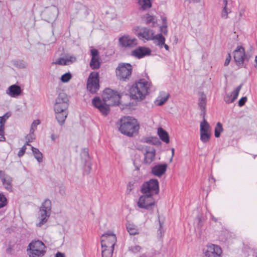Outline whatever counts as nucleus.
<instances>
[{"label": "nucleus", "mask_w": 257, "mask_h": 257, "mask_svg": "<svg viewBox=\"0 0 257 257\" xmlns=\"http://www.w3.org/2000/svg\"><path fill=\"white\" fill-rule=\"evenodd\" d=\"M116 125L121 134L128 137L138 135L140 127L138 120L131 116L121 117L117 121Z\"/></svg>", "instance_id": "1"}, {"label": "nucleus", "mask_w": 257, "mask_h": 257, "mask_svg": "<svg viewBox=\"0 0 257 257\" xmlns=\"http://www.w3.org/2000/svg\"><path fill=\"white\" fill-rule=\"evenodd\" d=\"M151 83L145 79H140L130 88V93L133 99L139 100H143L149 93Z\"/></svg>", "instance_id": "2"}, {"label": "nucleus", "mask_w": 257, "mask_h": 257, "mask_svg": "<svg viewBox=\"0 0 257 257\" xmlns=\"http://www.w3.org/2000/svg\"><path fill=\"white\" fill-rule=\"evenodd\" d=\"M159 184L157 179H151L144 182L141 186V191L143 195H150L152 196L159 192Z\"/></svg>", "instance_id": "3"}, {"label": "nucleus", "mask_w": 257, "mask_h": 257, "mask_svg": "<svg viewBox=\"0 0 257 257\" xmlns=\"http://www.w3.org/2000/svg\"><path fill=\"white\" fill-rule=\"evenodd\" d=\"M120 94L111 89L105 88L102 94V101L108 102L109 105H118L120 103Z\"/></svg>", "instance_id": "4"}, {"label": "nucleus", "mask_w": 257, "mask_h": 257, "mask_svg": "<svg viewBox=\"0 0 257 257\" xmlns=\"http://www.w3.org/2000/svg\"><path fill=\"white\" fill-rule=\"evenodd\" d=\"M86 88L90 93L94 94L97 93L100 88L99 75L95 71L89 74L87 81Z\"/></svg>", "instance_id": "5"}, {"label": "nucleus", "mask_w": 257, "mask_h": 257, "mask_svg": "<svg viewBox=\"0 0 257 257\" xmlns=\"http://www.w3.org/2000/svg\"><path fill=\"white\" fill-rule=\"evenodd\" d=\"M116 75L121 80H128L132 73V66L129 63H120L116 69Z\"/></svg>", "instance_id": "6"}, {"label": "nucleus", "mask_w": 257, "mask_h": 257, "mask_svg": "<svg viewBox=\"0 0 257 257\" xmlns=\"http://www.w3.org/2000/svg\"><path fill=\"white\" fill-rule=\"evenodd\" d=\"M138 206L153 212V208L156 205L154 198L150 195H142L137 202Z\"/></svg>", "instance_id": "7"}, {"label": "nucleus", "mask_w": 257, "mask_h": 257, "mask_svg": "<svg viewBox=\"0 0 257 257\" xmlns=\"http://www.w3.org/2000/svg\"><path fill=\"white\" fill-rule=\"evenodd\" d=\"M203 257H222V248L218 245L210 244L202 249Z\"/></svg>", "instance_id": "8"}, {"label": "nucleus", "mask_w": 257, "mask_h": 257, "mask_svg": "<svg viewBox=\"0 0 257 257\" xmlns=\"http://www.w3.org/2000/svg\"><path fill=\"white\" fill-rule=\"evenodd\" d=\"M119 46L124 49H132L138 45V40L129 35H124L118 38Z\"/></svg>", "instance_id": "9"}, {"label": "nucleus", "mask_w": 257, "mask_h": 257, "mask_svg": "<svg viewBox=\"0 0 257 257\" xmlns=\"http://www.w3.org/2000/svg\"><path fill=\"white\" fill-rule=\"evenodd\" d=\"M69 99L67 95L64 92H60L56 98L54 110L57 111L68 109Z\"/></svg>", "instance_id": "10"}, {"label": "nucleus", "mask_w": 257, "mask_h": 257, "mask_svg": "<svg viewBox=\"0 0 257 257\" xmlns=\"http://www.w3.org/2000/svg\"><path fill=\"white\" fill-rule=\"evenodd\" d=\"M244 48L241 46H237L236 49L233 51V59L236 64L239 67L247 68L246 64H244L243 56H244Z\"/></svg>", "instance_id": "11"}, {"label": "nucleus", "mask_w": 257, "mask_h": 257, "mask_svg": "<svg viewBox=\"0 0 257 257\" xmlns=\"http://www.w3.org/2000/svg\"><path fill=\"white\" fill-rule=\"evenodd\" d=\"M92 104L105 116L110 112L109 103H106L101 100L99 97H95L92 101Z\"/></svg>", "instance_id": "12"}, {"label": "nucleus", "mask_w": 257, "mask_h": 257, "mask_svg": "<svg viewBox=\"0 0 257 257\" xmlns=\"http://www.w3.org/2000/svg\"><path fill=\"white\" fill-rule=\"evenodd\" d=\"M151 50L146 47L139 46L137 49L133 50L131 55L138 59H141L146 56H150L151 54Z\"/></svg>", "instance_id": "13"}, {"label": "nucleus", "mask_w": 257, "mask_h": 257, "mask_svg": "<svg viewBox=\"0 0 257 257\" xmlns=\"http://www.w3.org/2000/svg\"><path fill=\"white\" fill-rule=\"evenodd\" d=\"M102 257H112L115 243L112 242H101Z\"/></svg>", "instance_id": "14"}, {"label": "nucleus", "mask_w": 257, "mask_h": 257, "mask_svg": "<svg viewBox=\"0 0 257 257\" xmlns=\"http://www.w3.org/2000/svg\"><path fill=\"white\" fill-rule=\"evenodd\" d=\"M58 14V9L55 6H52L46 8L43 12V15L47 19V21H50L55 20Z\"/></svg>", "instance_id": "15"}, {"label": "nucleus", "mask_w": 257, "mask_h": 257, "mask_svg": "<svg viewBox=\"0 0 257 257\" xmlns=\"http://www.w3.org/2000/svg\"><path fill=\"white\" fill-rule=\"evenodd\" d=\"M91 59L90 62V66L92 69H97L100 67V62L99 61V52L96 49L91 50Z\"/></svg>", "instance_id": "16"}, {"label": "nucleus", "mask_w": 257, "mask_h": 257, "mask_svg": "<svg viewBox=\"0 0 257 257\" xmlns=\"http://www.w3.org/2000/svg\"><path fill=\"white\" fill-rule=\"evenodd\" d=\"M154 32L152 30L147 27H143L140 29L137 36L140 39L143 38L147 40H153Z\"/></svg>", "instance_id": "17"}, {"label": "nucleus", "mask_w": 257, "mask_h": 257, "mask_svg": "<svg viewBox=\"0 0 257 257\" xmlns=\"http://www.w3.org/2000/svg\"><path fill=\"white\" fill-rule=\"evenodd\" d=\"M23 90L17 84H13L8 87L6 93L12 97H17L22 94Z\"/></svg>", "instance_id": "18"}, {"label": "nucleus", "mask_w": 257, "mask_h": 257, "mask_svg": "<svg viewBox=\"0 0 257 257\" xmlns=\"http://www.w3.org/2000/svg\"><path fill=\"white\" fill-rule=\"evenodd\" d=\"M167 168L166 164L156 165L152 168V174L154 176L160 177L166 172Z\"/></svg>", "instance_id": "19"}, {"label": "nucleus", "mask_w": 257, "mask_h": 257, "mask_svg": "<svg viewBox=\"0 0 257 257\" xmlns=\"http://www.w3.org/2000/svg\"><path fill=\"white\" fill-rule=\"evenodd\" d=\"M156 150L154 147H146L145 153L144 162L146 164H150L155 159Z\"/></svg>", "instance_id": "20"}, {"label": "nucleus", "mask_w": 257, "mask_h": 257, "mask_svg": "<svg viewBox=\"0 0 257 257\" xmlns=\"http://www.w3.org/2000/svg\"><path fill=\"white\" fill-rule=\"evenodd\" d=\"M56 115L55 117L60 125H63L68 114L67 109H64L62 111L54 110Z\"/></svg>", "instance_id": "21"}, {"label": "nucleus", "mask_w": 257, "mask_h": 257, "mask_svg": "<svg viewBox=\"0 0 257 257\" xmlns=\"http://www.w3.org/2000/svg\"><path fill=\"white\" fill-rule=\"evenodd\" d=\"M29 257H42L46 253L45 248L40 247L39 249L27 248Z\"/></svg>", "instance_id": "22"}, {"label": "nucleus", "mask_w": 257, "mask_h": 257, "mask_svg": "<svg viewBox=\"0 0 257 257\" xmlns=\"http://www.w3.org/2000/svg\"><path fill=\"white\" fill-rule=\"evenodd\" d=\"M219 3L223 7V9L221 12V18L226 19L228 18V14L231 13V10L228 8L229 4H228L227 0H219Z\"/></svg>", "instance_id": "23"}, {"label": "nucleus", "mask_w": 257, "mask_h": 257, "mask_svg": "<svg viewBox=\"0 0 257 257\" xmlns=\"http://www.w3.org/2000/svg\"><path fill=\"white\" fill-rule=\"evenodd\" d=\"M39 213L40 216L39 218L40 219V221L37 225L40 227L47 221L48 219L50 216L51 212L47 211L46 210L40 209Z\"/></svg>", "instance_id": "24"}, {"label": "nucleus", "mask_w": 257, "mask_h": 257, "mask_svg": "<svg viewBox=\"0 0 257 257\" xmlns=\"http://www.w3.org/2000/svg\"><path fill=\"white\" fill-rule=\"evenodd\" d=\"M158 135L160 139L166 144H168L170 142L169 136L168 133L162 127L158 129Z\"/></svg>", "instance_id": "25"}, {"label": "nucleus", "mask_w": 257, "mask_h": 257, "mask_svg": "<svg viewBox=\"0 0 257 257\" xmlns=\"http://www.w3.org/2000/svg\"><path fill=\"white\" fill-rule=\"evenodd\" d=\"M105 239L110 240L111 241H116V236L113 232L108 231L103 233L101 236L100 241H104Z\"/></svg>", "instance_id": "26"}, {"label": "nucleus", "mask_w": 257, "mask_h": 257, "mask_svg": "<svg viewBox=\"0 0 257 257\" xmlns=\"http://www.w3.org/2000/svg\"><path fill=\"white\" fill-rule=\"evenodd\" d=\"M200 140L203 143H206L209 141L211 137V133L208 131L206 132L203 130V128L200 129Z\"/></svg>", "instance_id": "27"}, {"label": "nucleus", "mask_w": 257, "mask_h": 257, "mask_svg": "<svg viewBox=\"0 0 257 257\" xmlns=\"http://www.w3.org/2000/svg\"><path fill=\"white\" fill-rule=\"evenodd\" d=\"M75 58L74 57H70V58L65 59L64 58H60L57 60L55 62L52 63V64L56 65H66L68 64V62H73L75 60Z\"/></svg>", "instance_id": "28"}, {"label": "nucleus", "mask_w": 257, "mask_h": 257, "mask_svg": "<svg viewBox=\"0 0 257 257\" xmlns=\"http://www.w3.org/2000/svg\"><path fill=\"white\" fill-rule=\"evenodd\" d=\"M12 178L8 175H7L6 176V178L3 179V180L2 181L5 188L9 191H11L12 190Z\"/></svg>", "instance_id": "29"}, {"label": "nucleus", "mask_w": 257, "mask_h": 257, "mask_svg": "<svg viewBox=\"0 0 257 257\" xmlns=\"http://www.w3.org/2000/svg\"><path fill=\"white\" fill-rule=\"evenodd\" d=\"M146 24L150 25L152 27H154L157 23V19L154 16H151L149 14H147L145 16Z\"/></svg>", "instance_id": "30"}, {"label": "nucleus", "mask_w": 257, "mask_h": 257, "mask_svg": "<svg viewBox=\"0 0 257 257\" xmlns=\"http://www.w3.org/2000/svg\"><path fill=\"white\" fill-rule=\"evenodd\" d=\"M138 3L141 6L140 10H147L152 7V4L151 0H139Z\"/></svg>", "instance_id": "31"}, {"label": "nucleus", "mask_w": 257, "mask_h": 257, "mask_svg": "<svg viewBox=\"0 0 257 257\" xmlns=\"http://www.w3.org/2000/svg\"><path fill=\"white\" fill-rule=\"evenodd\" d=\"M32 151L35 158L38 162H42L43 161V154L39 150L34 147H32Z\"/></svg>", "instance_id": "32"}, {"label": "nucleus", "mask_w": 257, "mask_h": 257, "mask_svg": "<svg viewBox=\"0 0 257 257\" xmlns=\"http://www.w3.org/2000/svg\"><path fill=\"white\" fill-rule=\"evenodd\" d=\"M206 95L203 92L201 93L198 102V106L200 109L206 108Z\"/></svg>", "instance_id": "33"}, {"label": "nucleus", "mask_w": 257, "mask_h": 257, "mask_svg": "<svg viewBox=\"0 0 257 257\" xmlns=\"http://www.w3.org/2000/svg\"><path fill=\"white\" fill-rule=\"evenodd\" d=\"M40 247L46 248L44 242H30L28 248L39 249Z\"/></svg>", "instance_id": "34"}, {"label": "nucleus", "mask_w": 257, "mask_h": 257, "mask_svg": "<svg viewBox=\"0 0 257 257\" xmlns=\"http://www.w3.org/2000/svg\"><path fill=\"white\" fill-rule=\"evenodd\" d=\"M153 38V40L156 39L158 40V43L157 44V45L162 48L163 46V44H164V43L165 42V38L162 35V34H159L158 35H156V36H154Z\"/></svg>", "instance_id": "35"}, {"label": "nucleus", "mask_w": 257, "mask_h": 257, "mask_svg": "<svg viewBox=\"0 0 257 257\" xmlns=\"http://www.w3.org/2000/svg\"><path fill=\"white\" fill-rule=\"evenodd\" d=\"M51 201L49 199H45V201L42 203L40 209L46 210L47 211L51 212Z\"/></svg>", "instance_id": "36"}, {"label": "nucleus", "mask_w": 257, "mask_h": 257, "mask_svg": "<svg viewBox=\"0 0 257 257\" xmlns=\"http://www.w3.org/2000/svg\"><path fill=\"white\" fill-rule=\"evenodd\" d=\"M223 129L222 124L218 122L217 123L214 130V136L216 138H219L220 136V133L223 132Z\"/></svg>", "instance_id": "37"}, {"label": "nucleus", "mask_w": 257, "mask_h": 257, "mask_svg": "<svg viewBox=\"0 0 257 257\" xmlns=\"http://www.w3.org/2000/svg\"><path fill=\"white\" fill-rule=\"evenodd\" d=\"M242 86V84H240L239 86H238L236 89L232 92L231 94H232V101H234L236 98L238 97L239 92Z\"/></svg>", "instance_id": "38"}, {"label": "nucleus", "mask_w": 257, "mask_h": 257, "mask_svg": "<svg viewBox=\"0 0 257 257\" xmlns=\"http://www.w3.org/2000/svg\"><path fill=\"white\" fill-rule=\"evenodd\" d=\"M14 66L19 68H25L26 65L25 63L21 60H15L13 61Z\"/></svg>", "instance_id": "39"}, {"label": "nucleus", "mask_w": 257, "mask_h": 257, "mask_svg": "<svg viewBox=\"0 0 257 257\" xmlns=\"http://www.w3.org/2000/svg\"><path fill=\"white\" fill-rule=\"evenodd\" d=\"M11 115V113L8 112L6 113L3 116H0V125L5 126V123L7 119H8Z\"/></svg>", "instance_id": "40"}, {"label": "nucleus", "mask_w": 257, "mask_h": 257, "mask_svg": "<svg viewBox=\"0 0 257 257\" xmlns=\"http://www.w3.org/2000/svg\"><path fill=\"white\" fill-rule=\"evenodd\" d=\"M72 74L70 72L63 74L61 77V81L63 83L68 82L72 78Z\"/></svg>", "instance_id": "41"}, {"label": "nucleus", "mask_w": 257, "mask_h": 257, "mask_svg": "<svg viewBox=\"0 0 257 257\" xmlns=\"http://www.w3.org/2000/svg\"><path fill=\"white\" fill-rule=\"evenodd\" d=\"M203 128V130L208 132L209 131V129L210 128V125L208 122L206 120L205 118H204V120L200 123V128Z\"/></svg>", "instance_id": "42"}, {"label": "nucleus", "mask_w": 257, "mask_h": 257, "mask_svg": "<svg viewBox=\"0 0 257 257\" xmlns=\"http://www.w3.org/2000/svg\"><path fill=\"white\" fill-rule=\"evenodd\" d=\"M127 231L131 235H135L138 233V229L134 227L133 225L129 224L126 226Z\"/></svg>", "instance_id": "43"}, {"label": "nucleus", "mask_w": 257, "mask_h": 257, "mask_svg": "<svg viewBox=\"0 0 257 257\" xmlns=\"http://www.w3.org/2000/svg\"><path fill=\"white\" fill-rule=\"evenodd\" d=\"M7 204V199L3 193H0V208L5 207Z\"/></svg>", "instance_id": "44"}, {"label": "nucleus", "mask_w": 257, "mask_h": 257, "mask_svg": "<svg viewBox=\"0 0 257 257\" xmlns=\"http://www.w3.org/2000/svg\"><path fill=\"white\" fill-rule=\"evenodd\" d=\"M169 97V94H168L166 96L161 97L160 99H157V105L158 106L163 105L168 99Z\"/></svg>", "instance_id": "45"}, {"label": "nucleus", "mask_w": 257, "mask_h": 257, "mask_svg": "<svg viewBox=\"0 0 257 257\" xmlns=\"http://www.w3.org/2000/svg\"><path fill=\"white\" fill-rule=\"evenodd\" d=\"M82 157L84 158L85 162H87L89 160V155L88 153V150L87 148H84L81 154Z\"/></svg>", "instance_id": "46"}, {"label": "nucleus", "mask_w": 257, "mask_h": 257, "mask_svg": "<svg viewBox=\"0 0 257 257\" xmlns=\"http://www.w3.org/2000/svg\"><path fill=\"white\" fill-rule=\"evenodd\" d=\"M5 126L0 125V142H4L6 140L5 137Z\"/></svg>", "instance_id": "47"}, {"label": "nucleus", "mask_w": 257, "mask_h": 257, "mask_svg": "<svg viewBox=\"0 0 257 257\" xmlns=\"http://www.w3.org/2000/svg\"><path fill=\"white\" fill-rule=\"evenodd\" d=\"M196 220L197 221V227L198 228H201L203 225V218L202 216L198 215L196 217Z\"/></svg>", "instance_id": "48"}, {"label": "nucleus", "mask_w": 257, "mask_h": 257, "mask_svg": "<svg viewBox=\"0 0 257 257\" xmlns=\"http://www.w3.org/2000/svg\"><path fill=\"white\" fill-rule=\"evenodd\" d=\"M141 249V247L140 246L136 245L134 246H131L129 247V250L131 251L132 252L134 253H137L138 252H139Z\"/></svg>", "instance_id": "49"}, {"label": "nucleus", "mask_w": 257, "mask_h": 257, "mask_svg": "<svg viewBox=\"0 0 257 257\" xmlns=\"http://www.w3.org/2000/svg\"><path fill=\"white\" fill-rule=\"evenodd\" d=\"M91 170V167L90 164L86 162V164L85 165V168L84 171V174L88 175L90 173V170Z\"/></svg>", "instance_id": "50"}, {"label": "nucleus", "mask_w": 257, "mask_h": 257, "mask_svg": "<svg viewBox=\"0 0 257 257\" xmlns=\"http://www.w3.org/2000/svg\"><path fill=\"white\" fill-rule=\"evenodd\" d=\"M224 100L227 103H231L232 101V94H226L224 96Z\"/></svg>", "instance_id": "51"}, {"label": "nucleus", "mask_w": 257, "mask_h": 257, "mask_svg": "<svg viewBox=\"0 0 257 257\" xmlns=\"http://www.w3.org/2000/svg\"><path fill=\"white\" fill-rule=\"evenodd\" d=\"M247 97L246 96L242 97L238 102V105L240 107L243 106L247 101Z\"/></svg>", "instance_id": "52"}, {"label": "nucleus", "mask_w": 257, "mask_h": 257, "mask_svg": "<svg viewBox=\"0 0 257 257\" xmlns=\"http://www.w3.org/2000/svg\"><path fill=\"white\" fill-rule=\"evenodd\" d=\"M26 149H27V147H25V146H23L21 148V149L20 150V151H19V152L18 153V157H22L25 153Z\"/></svg>", "instance_id": "53"}, {"label": "nucleus", "mask_w": 257, "mask_h": 257, "mask_svg": "<svg viewBox=\"0 0 257 257\" xmlns=\"http://www.w3.org/2000/svg\"><path fill=\"white\" fill-rule=\"evenodd\" d=\"M134 183L133 182H129L127 185L126 191L128 193H130L132 190L133 189V186Z\"/></svg>", "instance_id": "54"}, {"label": "nucleus", "mask_w": 257, "mask_h": 257, "mask_svg": "<svg viewBox=\"0 0 257 257\" xmlns=\"http://www.w3.org/2000/svg\"><path fill=\"white\" fill-rule=\"evenodd\" d=\"M160 31L164 35H166L168 32L167 26H162L160 27Z\"/></svg>", "instance_id": "55"}, {"label": "nucleus", "mask_w": 257, "mask_h": 257, "mask_svg": "<svg viewBox=\"0 0 257 257\" xmlns=\"http://www.w3.org/2000/svg\"><path fill=\"white\" fill-rule=\"evenodd\" d=\"M231 55L229 53L228 54V56L227 57H226V59H225V62H224V66H227L230 62V60H231Z\"/></svg>", "instance_id": "56"}, {"label": "nucleus", "mask_w": 257, "mask_h": 257, "mask_svg": "<svg viewBox=\"0 0 257 257\" xmlns=\"http://www.w3.org/2000/svg\"><path fill=\"white\" fill-rule=\"evenodd\" d=\"M26 139L28 140V142H32L34 139V135L29 134L26 137Z\"/></svg>", "instance_id": "57"}, {"label": "nucleus", "mask_w": 257, "mask_h": 257, "mask_svg": "<svg viewBox=\"0 0 257 257\" xmlns=\"http://www.w3.org/2000/svg\"><path fill=\"white\" fill-rule=\"evenodd\" d=\"M40 123V121L39 120H34L33 123H32L31 126L32 127H34V128L36 129L37 126L38 124Z\"/></svg>", "instance_id": "58"}, {"label": "nucleus", "mask_w": 257, "mask_h": 257, "mask_svg": "<svg viewBox=\"0 0 257 257\" xmlns=\"http://www.w3.org/2000/svg\"><path fill=\"white\" fill-rule=\"evenodd\" d=\"M250 58H251V55H249L248 54H246L245 52L244 51V56H243L244 62L245 61L248 62Z\"/></svg>", "instance_id": "59"}, {"label": "nucleus", "mask_w": 257, "mask_h": 257, "mask_svg": "<svg viewBox=\"0 0 257 257\" xmlns=\"http://www.w3.org/2000/svg\"><path fill=\"white\" fill-rule=\"evenodd\" d=\"M200 110H201L200 116H201L202 117L203 120H204V118H205V116L206 115V108L200 109Z\"/></svg>", "instance_id": "60"}, {"label": "nucleus", "mask_w": 257, "mask_h": 257, "mask_svg": "<svg viewBox=\"0 0 257 257\" xmlns=\"http://www.w3.org/2000/svg\"><path fill=\"white\" fill-rule=\"evenodd\" d=\"M6 176L7 175H6L4 171L0 170V178L2 181L3 180V179L6 178Z\"/></svg>", "instance_id": "61"}, {"label": "nucleus", "mask_w": 257, "mask_h": 257, "mask_svg": "<svg viewBox=\"0 0 257 257\" xmlns=\"http://www.w3.org/2000/svg\"><path fill=\"white\" fill-rule=\"evenodd\" d=\"M162 26H167V20L166 17H162Z\"/></svg>", "instance_id": "62"}, {"label": "nucleus", "mask_w": 257, "mask_h": 257, "mask_svg": "<svg viewBox=\"0 0 257 257\" xmlns=\"http://www.w3.org/2000/svg\"><path fill=\"white\" fill-rule=\"evenodd\" d=\"M55 257H65V255L64 253L58 252L56 253Z\"/></svg>", "instance_id": "63"}, {"label": "nucleus", "mask_w": 257, "mask_h": 257, "mask_svg": "<svg viewBox=\"0 0 257 257\" xmlns=\"http://www.w3.org/2000/svg\"><path fill=\"white\" fill-rule=\"evenodd\" d=\"M59 193L62 195L65 194V188L63 187H60V189L59 190Z\"/></svg>", "instance_id": "64"}]
</instances>
